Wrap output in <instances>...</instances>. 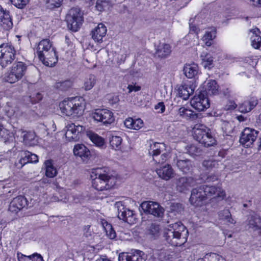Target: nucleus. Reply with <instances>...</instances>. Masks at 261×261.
Wrapping results in <instances>:
<instances>
[{
  "label": "nucleus",
  "instance_id": "1",
  "mask_svg": "<svg viewBox=\"0 0 261 261\" xmlns=\"http://www.w3.org/2000/svg\"><path fill=\"white\" fill-rule=\"evenodd\" d=\"M188 231L180 222L168 225L165 229L164 236L169 244L173 246H180L187 241Z\"/></svg>",
  "mask_w": 261,
  "mask_h": 261
},
{
  "label": "nucleus",
  "instance_id": "2",
  "mask_svg": "<svg viewBox=\"0 0 261 261\" xmlns=\"http://www.w3.org/2000/svg\"><path fill=\"white\" fill-rule=\"evenodd\" d=\"M91 177L93 178L92 186L97 191H107L116 185V178L101 168L93 169Z\"/></svg>",
  "mask_w": 261,
  "mask_h": 261
},
{
  "label": "nucleus",
  "instance_id": "3",
  "mask_svg": "<svg viewBox=\"0 0 261 261\" xmlns=\"http://www.w3.org/2000/svg\"><path fill=\"white\" fill-rule=\"evenodd\" d=\"M38 56L46 66H54L58 62V56L51 42L48 39H43L40 41L37 47Z\"/></svg>",
  "mask_w": 261,
  "mask_h": 261
},
{
  "label": "nucleus",
  "instance_id": "4",
  "mask_svg": "<svg viewBox=\"0 0 261 261\" xmlns=\"http://www.w3.org/2000/svg\"><path fill=\"white\" fill-rule=\"evenodd\" d=\"M82 98L74 97L65 99L59 106L63 114L74 117L82 115L84 110Z\"/></svg>",
  "mask_w": 261,
  "mask_h": 261
},
{
  "label": "nucleus",
  "instance_id": "5",
  "mask_svg": "<svg viewBox=\"0 0 261 261\" xmlns=\"http://www.w3.org/2000/svg\"><path fill=\"white\" fill-rule=\"evenodd\" d=\"M193 137L196 140L204 146L208 147L215 144L216 140L210 129L205 125L196 124L193 128Z\"/></svg>",
  "mask_w": 261,
  "mask_h": 261
},
{
  "label": "nucleus",
  "instance_id": "6",
  "mask_svg": "<svg viewBox=\"0 0 261 261\" xmlns=\"http://www.w3.org/2000/svg\"><path fill=\"white\" fill-rule=\"evenodd\" d=\"M27 69V66L24 63L22 62L15 63L10 71L6 74L5 81L11 84L17 82L24 75Z\"/></svg>",
  "mask_w": 261,
  "mask_h": 261
},
{
  "label": "nucleus",
  "instance_id": "7",
  "mask_svg": "<svg viewBox=\"0 0 261 261\" xmlns=\"http://www.w3.org/2000/svg\"><path fill=\"white\" fill-rule=\"evenodd\" d=\"M16 50L14 47L8 44L0 45V65L5 67L11 64L15 58Z\"/></svg>",
  "mask_w": 261,
  "mask_h": 261
},
{
  "label": "nucleus",
  "instance_id": "8",
  "mask_svg": "<svg viewBox=\"0 0 261 261\" xmlns=\"http://www.w3.org/2000/svg\"><path fill=\"white\" fill-rule=\"evenodd\" d=\"M68 28L73 31H77L82 24L83 17L79 8H71L66 17Z\"/></svg>",
  "mask_w": 261,
  "mask_h": 261
},
{
  "label": "nucleus",
  "instance_id": "9",
  "mask_svg": "<svg viewBox=\"0 0 261 261\" xmlns=\"http://www.w3.org/2000/svg\"><path fill=\"white\" fill-rule=\"evenodd\" d=\"M141 207L146 214H150L158 218H162L164 216V208L156 202L143 201L141 204Z\"/></svg>",
  "mask_w": 261,
  "mask_h": 261
},
{
  "label": "nucleus",
  "instance_id": "10",
  "mask_svg": "<svg viewBox=\"0 0 261 261\" xmlns=\"http://www.w3.org/2000/svg\"><path fill=\"white\" fill-rule=\"evenodd\" d=\"M115 206L117 209L118 217L120 219L130 224L135 223L136 215L133 211L125 207L122 202H116Z\"/></svg>",
  "mask_w": 261,
  "mask_h": 261
},
{
  "label": "nucleus",
  "instance_id": "11",
  "mask_svg": "<svg viewBox=\"0 0 261 261\" xmlns=\"http://www.w3.org/2000/svg\"><path fill=\"white\" fill-rule=\"evenodd\" d=\"M93 118L105 124H111L114 121L113 113L107 109H97L92 113Z\"/></svg>",
  "mask_w": 261,
  "mask_h": 261
},
{
  "label": "nucleus",
  "instance_id": "12",
  "mask_svg": "<svg viewBox=\"0 0 261 261\" xmlns=\"http://www.w3.org/2000/svg\"><path fill=\"white\" fill-rule=\"evenodd\" d=\"M204 189L202 186L194 188L191 194L189 200L191 204L195 206H200L202 205L203 201L206 199Z\"/></svg>",
  "mask_w": 261,
  "mask_h": 261
},
{
  "label": "nucleus",
  "instance_id": "13",
  "mask_svg": "<svg viewBox=\"0 0 261 261\" xmlns=\"http://www.w3.org/2000/svg\"><path fill=\"white\" fill-rule=\"evenodd\" d=\"M258 132L249 127L245 128L242 133L240 142L246 147H250L255 141Z\"/></svg>",
  "mask_w": 261,
  "mask_h": 261
},
{
  "label": "nucleus",
  "instance_id": "14",
  "mask_svg": "<svg viewBox=\"0 0 261 261\" xmlns=\"http://www.w3.org/2000/svg\"><path fill=\"white\" fill-rule=\"evenodd\" d=\"M190 103L193 108L198 111H204L210 106L208 98L205 96L204 91L195 95L191 100Z\"/></svg>",
  "mask_w": 261,
  "mask_h": 261
},
{
  "label": "nucleus",
  "instance_id": "15",
  "mask_svg": "<svg viewBox=\"0 0 261 261\" xmlns=\"http://www.w3.org/2000/svg\"><path fill=\"white\" fill-rule=\"evenodd\" d=\"M66 130L65 133V137L68 141H77L79 140V134L82 132L84 128L79 124L70 123L66 126Z\"/></svg>",
  "mask_w": 261,
  "mask_h": 261
},
{
  "label": "nucleus",
  "instance_id": "16",
  "mask_svg": "<svg viewBox=\"0 0 261 261\" xmlns=\"http://www.w3.org/2000/svg\"><path fill=\"white\" fill-rule=\"evenodd\" d=\"M146 259L144 253L139 250L131 252H121L118 255L119 261H145Z\"/></svg>",
  "mask_w": 261,
  "mask_h": 261
},
{
  "label": "nucleus",
  "instance_id": "17",
  "mask_svg": "<svg viewBox=\"0 0 261 261\" xmlns=\"http://www.w3.org/2000/svg\"><path fill=\"white\" fill-rule=\"evenodd\" d=\"M196 180L192 177H181L175 180L176 190L182 192L194 186Z\"/></svg>",
  "mask_w": 261,
  "mask_h": 261
},
{
  "label": "nucleus",
  "instance_id": "18",
  "mask_svg": "<svg viewBox=\"0 0 261 261\" xmlns=\"http://www.w3.org/2000/svg\"><path fill=\"white\" fill-rule=\"evenodd\" d=\"M27 205V200L24 196H19L11 201L9 210L10 212L17 213Z\"/></svg>",
  "mask_w": 261,
  "mask_h": 261
},
{
  "label": "nucleus",
  "instance_id": "19",
  "mask_svg": "<svg viewBox=\"0 0 261 261\" xmlns=\"http://www.w3.org/2000/svg\"><path fill=\"white\" fill-rule=\"evenodd\" d=\"M0 24L4 29L8 30L12 28L13 23L9 11L5 10L0 5Z\"/></svg>",
  "mask_w": 261,
  "mask_h": 261
},
{
  "label": "nucleus",
  "instance_id": "20",
  "mask_svg": "<svg viewBox=\"0 0 261 261\" xmlns=\"http://www.w3.org/2000/svg\"><path fill=\"white\" fill-rule=\"evenodd\" d=\"M203 187L204 189L206 198L208 196L211 197L213 196L216 197L223 199L226 196L225 191L219 187L203 185Z\"/></svg>",
  "mask_w": 261,
  "mask_h": 261
},
{
  "label": "nucleus",
  "instance_id": "21",
  "mask_svg": "<svg viewBox=\"0 0 261 261\" xmlns=\"http://www.w3.org/2000/svg\"><path fill=\"white\" fill-rule=\"evenodd\" d=\"M107 28L102 23H99L97 26L91 31V34L92 39L95 42L101 43L103 41V38L105 37L107 33Z\"/></svg>",
  "mask_w": 261,
  "mask_h": 261
},
{
  "label": "nucleus",
  "instance_id": "22",
  "mask_svg": "<svg viewBox=\"0 0 261 261\" xmlns=\"http://www.w3.org/2000/svg\"><path fill=\"white\" fill-rule=\"evenodd\" d=\"M156 172L160 177L168 180L174 176V172L169 164H166L156 170Z\"/></svg>",
  "mask_w": 261,
  "mask_h": 261
},
{
  "label": "nucleus",
  "instance_id": "23",
  "mask_svg": "<svg viewBox=\"0 0 261 261\" xmlns=\"http://www.w3.org/2000/svg\"><path fill=\"white\" fill-rule=\"evenodd\" d=\"M175 162L177 167L184 173L189 172L192 168L193 162L189 159L176 158Z\"/></svg>",
  "mask_w": 261,
  "mask_h": 261
},
{
  "label": "nucleus",
  "instance_id": "24",
  "mask_svg": "<svg viewBox=\"0 0 261 261\" xmlns=\"http://www.w3.org/2000/svg\"><path fill=\"white\" fill-rule=\"evenodd\" d=\"M171 53V46L169 44L160 43L156 48L155 56L160 58H166Z\"/></svg>",
  "mask_w": 261,
  "mask_h": 261
},
{
  "label": "nucleus",
  "instance_id": "25",
  "mask_svg": "<svg viewBox=\"0 0 261 261\" xmlns=\"http://www.w3.org/2000/svg\"><path fill=\"white\" fill-rule=\"evenodd\" d=\"M194 91V87L192 85H181L177 89V94L183 99L187 100L193 93Z\"/></svg>",
  "mask_w": 261,
  "mask_h": 261
},
{
  "label": "nucleus",
  "instance_id": "26",
  "mask_svg": "<svg viewBox=\"0 0 261 261\" xmlns=\"http://www.w3.org/2000/svg\"><path fill=\"white\" fill-rule=\"evenodd\" d=\"M185 75L189 79L195 77L199 73V68L195 63L187 64L184 67Z\"/></svg>",
  "mask_w": 261,
  "mask_h": 261
},
{
  "label": "nucleus",
  "instance_id": "27",
  "mask_svg": "<svg viewBox=\"0 0 261 261\" xmlns=\"http://www.w3.org/2000/svg\"><path fill=\"white\" fill-rule=\"evenodd\" d=\"M257 102V99L256 98L251 97L248 100L243 102L240 106V111L244 113L249 112L256 106Z\"/></svg>",
  "mask_w": 261,
  "mask_h": 261
},
{
  "label": "nucleus",
  "instance_id": "28",
  "mask_svg": "<svg viewBox=\"0 0 261 261\" xmlns=\"http://www.w3.org/2000/svg\"><path fill=\"white\" fill-rule=\"evenodd\" d=\"M18 133H20V136L23 138V142L26 145L32 146L35 144L36 135L34 132L20 130Z\"/></svg>",
  "mask_w": 261,
  "mask_h": 261
},
{
  "label": "nucleus",
  "instance_id": "29",
  "mask_svg": "<svg viewBox=\"0 0 261 261\" xmlns=\"http://www.w3.org/2000/svg\"><path fill=\"white\" fill-rule=\"evenodd\" d=\"M250 32L252 33L251 36V41L252 46L255 49H258L261 46V36L259 30L255 28L250 30Z\"/></svg>",
  "mask_w": 261,
  "mask_h": 261
},
{
  "label": "nucleus",
  "instance_id": "30",
  "mask_svg": "<svg viewBox=\"0 0 261 261\" xmlns=\"http://www.w3.org/2000/svg\"><path fill=\"white\" fill-rule=\"evenodd\" d=\"M73 151L75 155L82 159H87L90 154L89 149L83 144L75 145Z\"/></svg>",
  "mask_w": 261,
  "mask_h": 261
},
{
  "label": "nucleus",
  "instance_id": "31",
  "mask_svg": "<svg viewBox=\"0 0 261 261\" xmlns=\"http://www.w3.org/2000/svg\"><path fill=\"white\" fill-rule=\"evenodd\" d=\"M165 149L166 147L165 144L154 142L150 144L149 153L153 157L156 155H160L161 153L165 151Z\"/></svg>",
  "mask_w": 261,
  "mask_h": 261
},
{
  "label": "nucleus",
  "instance_id": "32",
  "mask_svg": "<svg viewBox=\"0 0 261 261\" xmlns=\"http://www.w3.org/2000/svg\"><path fill=\"white\" fill-rule=\"evenodd\" d=\"M44 165L45 169V175L47 177L53 178L57 175V170L54 166L52 160H48L45 161L44 163Z\"/></svg>",
  "mask_w": 261,
  "mask_h": 261
},
{
  "label": "nucleus",
  "instance_id": "33",
  "mask_svg": "<svg viewBox=\"0 0 261 261\" xmlns=\"http://www.w3.org/2000/svg\"><path fill=\"white\" fill-rule=\"evenodd\" d=\"M87 136L96 146L102 147L105 145L104 139L96 134L92 132H88Z\"/></svg>",
  "mask_w": 261,
  "mask_h": 261
},
{
  "label": "nucleus",
  "instance_id": "34",
  "mask_svg": "<svg viewBox=\"0 0 261 261\" xmlns=\"http://www.w3.org/2000/svg\"><path fill=\"white\" fill-rule=\"evenodd\" d=\"M202 60V64L204 68L211 69L213 66V58L212 56L207 53H203L200 56Z\"/></svg>",
  "mask_w": 261,
  "mask_h": 261
},
{
  "label": "nucleus",
  "instance_id": "35",
  "mask_svg": "<svg viewBox=\"0 0 261 261\" xmlns=\"http://www.w3.org/2000/svg\"><path fill=\"white\" fill-rule=\"evenodd\" d=\"M205 92L208 95H215L218 92V86L216 81L210 80L207 83Z\"/></svg>",
  "mask_w": 261,
  "mask_h": 261
},
{
  "label": "nucleus",
  "instance_id": "36",
  "mask_svg": "<svg viewBox=\"0 0 261 261\" xmlns=\"http://www.w3.org/2000/svg\"><path fill=\"white\" fill-rule=\"evenodd\" d=\"M101 223L108 237H109L110 239H115L116 234L115 230L112 227V225L105 220L102 221Z\"/></svg>",
  "mask_w": 261,
  "mask_h": 261
},
{
  "label": "nucleus",
  "instance_id": "37",
  "mask_svg": "<svg viewBox=\"0 0 261 261\" xmlns=\"http://www.w3.org/2000/svg\"><path fill=\"white\" fill-rule=\"evenodd\" d=\"M218 216L220 220L224 221L227 223L233 224L235 223L233 219L231 217V214L229 211L227 209L219 212Z\"/></svg>",
  "mask_w": 261,
  "mask_h": 261
},
{
  "label": "nucleus",
  "instance_id": "38",
  "mask_svg": "<svg viewBox=\"0 0 261 261\" xmlns=\"http://www.w3.org/2000/svg\"><path fill=\"white\" fill-rule=\"evenodd\" d=\"M96 82V76L93 74H90L85 79L83 88L86 91L90 90L95 85Z\"/></svg>",
  "mask_w": 261,
  "mask_h": 261
},
{
  "label": "nucleus",
  "instance_id": "39",
  "mask_svg": "<svg viewBox=\"0 0 261 261\" xmlns=\"http://www.w3.org/2000/svg\"><path fill=\"white\" fill-rule=\"evenodd\" d=\"M178 113L180 116L185 118L194 119L196 117V114L192 110L185 107L179 109Z\"/></svg>",
  "mask_w": 261,
  "mask_h": 261
},
{
  "label": "nucleus",
  "instance_id": "40",
  "mask_svg": "<svg viewBox=\"0 0 261 261\" xmlns=\"http://www.w3.org/2000/svg\"><path fill=\"white\" fill-rule=\"evenodd\" d=\"M216 33L215 29H213L211 31L205 32L202 39L206 46H210L211 45L212 40L216 37Z\"/></svg>",
  "mask_w": 261,
  "mask_h": 261
},
{
  "label": "nucleus",
  "instance_id": "41",
  "mask_svg": "<svg viewBox=\"0 0 261 261\" xmlns=\"http://www.w3.org/2000/svg\"><path fill=\"white\" fill-rule=\"evenodd\" d=\"M72 85V82L70 80H65L57 82L55 84V87L61 91H66L68 90Z\"/></svg>",
  "mask_w": 261,
  "mask_h": 261
},
{
  "label": "nucleus",
  "instance_id": "42",
  "mask_svg": "<svg viewBox=\"0 0 261 261\" xmlns=\"http://www.w3.org/2000/svg\"><path fill=\"white\" fill-rule=\"evenodd\" d=\"M218 162L212 159L204 160L202 162V166L206 170L212 169L213 168H218Z\"/></svg>",
  "mask_w": 261,
  "mask_h": 261
},
{
  "label": "nucleus",
  "instance_id": "43",
  "mask_svg": "<svg viewBox=\"0 0 261 261\" xmlns=\"http://www.w3.org/2000/svg\"><path fill=\"white\" fill-rule=\"evenodd\" d=\"M250 227L254 229H260L261 218L259 217H252L249 221Z\"/></svg>",
  "mask_w": 261,
  "mask_h": 261
},
{
  "label": "nucleus",
  "instance_id": "44",
  "mask_svg": "<svg viewBox=\"0 0 261 261\" xmlns=\"http://www.w3.org/2000/svg\"><path fill=\"white\" fill-rule=\"evenodd\" d=\"M187 152L191 156H197L200 154L201 149L195 145H190L186 147Z\"/></svg>",
  "mask_w": 261,
  "mask_h": 261
},
{
  "label": "nucleus",
  "instance_id": "45",
  "mask_svg": "<svg viewBox=\"0 0 261 261\" xmlns=\"http://www.w3.org/2000/svg\"><path fill=\"white\" fill-rule=\"evenodd\" d=\"M122 138L119 136H112L110 140L111 146L115 149H119L122 143Z\"/></svg>",
  "mask_w": 261,
  "mask_h": 261
},
{
  "label": "nucleus",
  "instance_id": "46",
  "mask_svg": "<svg viewBox=\"0 0 261 261\" xmlns=\"http://www.w3.org/2000/svg\"><path fill=\"white\" fill-rule=\"evenodd\" d=\"M153 161L158 164H163L168 159V154L164 151L160 155H156L152 157Z\"/></svg>",
  "mask_w": 261,
  "mask_h": 261
},
{
  "label": "nucleus",
  "instance_id": "47",
  "mask_svg": "<svg viewBox=\"0 0 261 261\" xmlns=\"http://www.w3.org/2000/svg\"><path fill=\"white\" fill-rule=\"evenodd\" d=\"M30 0H10L11 3L16 7L22 9L29 2Z\"/></svg>",
  "mask_w": 261,
  "mask_h": 261
},
{
  "label": "nucleus",
  "instance_id": "48",
  "mask_svg": "<svg viewBox=\"0 0 261 261\" xmlns=\"http://www.w3.org/2000/svg\"><path fill=\"white\" fill-rule=\"evenodd\" d=\"M25 157H27L29 163H37L38 161V156L35 154L26 151L24 152Z\"/></svg>",
  "mask_w": 261,
  "mask_h": 261
},
{
  "label": "nucleus",
  "instance_id": "49",
  "mask_svg": "<svg viewBox=\"0 0 261 261\" xmlns=\"http://www.w3.org/2000/svg\"><path fill=\"white\" fill-rule=\"evenodd\" d=\"M108 3L106 0H98L96 2V8L97 10L102 11L108 7Z\"/></svg>",
  "mask_w": 261,
  "mask_h": 261
},
{
  "label": "nucleus",
  "instance_id": "50",
  "mask_svg": "<svg viewBox=\"0 0 261 261\" xmlns=\"http://www.w3.org/2000/svg\"><path fill=\"white\" fill-rule=\"evenodd\" d=\"M63 0H47V7L50 9L59 7Z\"/></svg>",
  "mask_w": 261,
  "mask_h": 261
},
{
  "label": "nucleus",
  "instance_id": "51",
  "mask_svg": "<svg viewBox=\"0 0 261 261\" xmlns=\"http://www.w3.org/2000/svg\"><path fill=\"white\" fill-rule=\"evenodd\" d=\"M159 230L160 228L158 225L151 224L148 229V233L150 235L155 236L159 232Z\"/></svg>",
  "mask_w": 261,
  "mask_h": 261
},
{
  "label": "nucleus",
  "instance_id": "52",
  "mask_svg": "<svg viewBox=\"0 0 261 261\" xmlns=\"http://www.w3.org/2000/svg\"><path fill=\"white\" fill-rule=\"evenodd\" d=\"M28 163H29L28 159L27 157H25V155H24L23 152V154L21 155V158L18 162L15 163V165L18 168H21Z\"/></svg>",
  "mask_w": 261,
  "mask_h": 261
},
{
  "label": "nucleus",
  "instance_id": "53",
  "mask_svg": "<svg viewBox=\"0 0 261 261\" xmlns=\"http://www.w3.org/2000/svg\"><path fill=\"white\" fill-rule=\"evenodd\" d=\"M183 207L182 205L178 203H173L170 206V211L171 212H176L179 213L182 211Z\"/></svg>",
  "mask_w": 261,
  "mask_h": 261
},
{
  "label": "nucleus",
  "instance_id": "54",
  "mask_svg": "<svg viewBox=\"0 0 261 261\" xmlns=\"http://www.w3.org/2000/svg\"><path fill=\"white\" fill-rule=\"evenodd\" d=\"M143 126V121L141 119H137L134 120L133 124L132 126L133 128L132 129H139Z\"/></svg>",
  "mask_w": 261,
  "mask_h": 261
},
{
  "label": "nucleus",
  "instance_id": "55",
  "mask_svg": "<svg viewBox=\"0 0 261 261\" xmlns=\"http://www.w3.org/2000/svg\"><path fill=\"white\" fill-rule=\"evenodd\" d=\"M17 256L19 261H32V255L27 256L21 253H17Z\"/></svg>",
  "mask_w": 261,
  "mask_h": 261
},
{
  "label": "nucleus",
  "instance_id": "56",
  "mask_svg": "<svg viewBox=\"0 0 261 261\" xmlns=\"http://www.w3.org/2000/svg\"><path fill=\"white\" fill-rule=\"evenodd\" d=\"M84 235L86 238H89L92 236L93 231L91 229L90 225L85 226L83 228Z\"/></svg>",
  "mask_w": 261,
  "mask_h": 261
},
{
  "label": "nucleus",
  "instance_id": "57",
  "mask_svg": "<svg viewBox=\"0 0 261 261\" xmlns=\"http://www.w3.org/2000/svg\"><path fill=\"white\" fill-rule=\"evenodd\" d=\"M210 261H225L224 259L216 253H212L210 255Z\"/></svg>",
  "mask_w": 261,
  "mask_h": 261
},
{
  "label": "nucleus",
  "instance_id": "58",
  "mask_svg": "<svg viewBox=\"0 0 261 261\" xmlns=\"http://www.w3.org/2000/svg\"><path fill=\"white\" fill-rule=\"evenodd\" d=\"M8 135V130L5 128L3 125L0 124V138H2L6 141L8 138L7 136Z\"/></svg>",
  "mask_w": 261,
  "mask_h": 261
},
{
  "label": "nucleus",
  "instance_id": "59",
  "mask_svg": "<svg viewBox=\"0 0 261 261\" xmlns=\"http://www.w3.org/2000/svg\"><path fill=\"white\" fill-rule=\"evenodd\" d=\"M154 109L157 110L158 113H162L165 111V107L164 103L160 102L155 106Z\"/></svg>",
  "mask_w": 261,
  "mask_h": 261
},
{
  "label": "nucleus",
  "instance_id": "60",
  "mask_svg": "<svg viewBox=\"0 0 261 261\" xmlns=\"http://www.w3.org/2000/svg\"><path fill=\"white\" fill-rule=\"evenodd\" d=\"M134 120V119L132 118L126 119L124 122L125 126L128 128H132L133 127L132 125L133 124Z\"/></svg>",
  "mask_w": 261,
  "mask_h": 261
},
{
  "label": "nucleus",
  "instance_id": "61",
  "mask_svg": "<svg viewBox=\"0 0 261 261\" xmlns=\"http://www.w3.org/2000/svg\"><path fill=\"white\" fill-rule=\"evenodd\" d=\"M237 107V105L233 101H229L227 105L225 106V109L227 110H233Z\"/></svg>",
  "mask_w": 261,
  "mask_h": 261
},
{
  "label": "nucleus",
  "instance_id": "62",
  "mask_svg": "<svg viewBox=\"0 0 261 261\" xmlns=\"http://www.w3.org/2000/svg\"><path fill=\"white\" fill-rule=\"evenodd\" d=\"M128 89V93H130L133 91L137 92L140 90V87L138 86L129 85L127 86Z\"/></svg>",
  "mask_w": 261,
  "mask_h": 261
},
{
  "label": "nucleus",
  "instance_id": "63",
  "mask_svg": "<svg viewBox=\"0 0 261 261\" xmlns=\"http://www.w3.org/2000/svg\"><path fill=\"white\" fill-rule=\"evenodd\" d=\"M32 261H43L42 257L41 255L34 253L32 255Z\"/></svg>",
  "mask_w": 261,
  "mask_h": 261
},
{
  "label": "nucleus",
  "instance_id": "64",
  "mask_svg": "<svg viewBox=\"0 0 261 261\" xmlns=\"http://www.w3.org/2000/svg\"><path fill=\"white\" fill-rule=\"evenodd\" d=\"M252 5L256 7H261V0H250Z\"/></svg>",
  "mask_w": 261,
  "mask_h": 261
}]
</instances>
